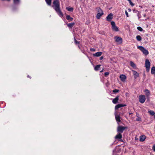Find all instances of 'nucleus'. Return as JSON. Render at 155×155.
<instances>
[{
	"instance_id": "52",
	"label": "nucleus",
	"mask_w": 155,
	"mask_h": 155,
	"mask_svg": "<svg viewBox=\"0 0 155 155\" xmlns=\"http://www.w3.org/2000/svg\"><path fill=\"white\" fill-rule=\"evenodd\" d=\"M114 144V143H113L112 144H111V146H112V145H113Z\"/></svg>"
},
{
	"instance_id": "17",
	"label": "nucleus",
	"mask_w": 155,
	"mask_h": 155,
	"mask_svg": "<svg viewBox=\"0 0 155 155\" xmlns=\"http://www.w3.org/2000/svg\"><path fill=\"white\" fill-rule=\"evenodd\" d=\"M75 24V23L74 22H72L69 24H66L67 25L68 27L70 28H72L73 27V26Z\"/></svg>"
},
{
	"instance_id": "31",
	"label": "nucleus",
	"mask_w": 155,
	"mask_h": 155,
	"mask_svg": "<svg viewBox=\"0 0 155 155\" xmlns=\"http://www.w3.org/2000/svg\"><path fill=\"white\" fill-rule=\"evenodd\" d=\"M138 13H137V15L138 18V19H139L140 18H141V16L140 15V12L139 11H138Z\"/></svg>"
},
{
	"instance_id": "4",
	"label": "nucleus",
	"mask_w": 155,
	"mask_h": 155,
	"mask_svg": "<svg viewBox=\"0 0 155 155\" xmlns=\"http://www.w3.org/2000/svg\"><path fill=\"white\" fill-rule=\"evenodd\" d=\"M150 63L149 60L147 59H146L145 62V66L147 72H148L150 70Z\"/></svg>"
},
{
	"instance_id": "43",
	"label": "nucleus",
	"mask_w": 155,
	"mask_h": 155,
	"mask_svg": "<svg viewBox=\"0 0 155 155\" xmlns=\"http://www.w3.org/2000/svg\"><path fill=\"white\" fill-rule=\"evenodd\" d=\"M27 77L28 78H29L30 79H31V76H30L29 75H28L27 76Z\"/></svg>"
},
{
	"instance_id": "25",
	"label": "nucleus",
	"mask_w": 155,
	"mask_h": 155,
	"mask_svg": "<svg viewBox=\"0 0 155 155\" xmlns=\"http://www.w3.org/2000/svg\"><path fill=\"white\" fill-rule=\"evenodd\" d=\"M47 4L49 6H51V3L52 0H45Z\"/></svg>"
},
{
	"instance_id": "34",
	"label": "nucleus",
	"mask_w": 155,
	"mask_h": 155,
	"mask_svg": "<svg viewBox=\"0 0 155 155\" xmlns=\"http://www.w3.org/2000/svg\"><path fill=\"white\" fill-rule=\"evenodd\" d=\"M119 91V90L118 89H115L113 90V92L114 93H118Z\"/></svg>"
},
{
	"instance_id": "33",
	"label": "nucleus",
	"mask_w": 155,
	"mask_h": 155,
	"mask_svg": "<svg viewBox=\"0 0 155 155\" xmlns=\"http://www.w3.org/2000/svg\"><path fill=\"white\" fill-rule=\"evenodd\" d=\"M137 29L140 31H143V29H142V28L140 27V26H138L137 27Z\"/></svg>"
},
{
	"instance_id": "26",
	"label": "nucleus",
	"mask_w": 155,
	"mask_h": 155,
	"mask_svg": "<svg viewBox=\"0 0 155 155\" xmlns=\"http://www.w3.org/2000/svg\"><path fill=\"white\" fill-rule=\"evenodd\" d=\"M20 2V0H13V3L15 5H18Z\"/></svg>"
},
{
	"instance_id": "49",
	"label": "nucleus",
	"mask_w": 155,
	"mask_h": 155,
	"mask_svg": "<svg viewBox=\"0 0 155 155\" xmlns=\"http://www.w3.org/2000/svg\"><path fill=\"white\" fill-rule=\"evenodd\" d=\"M115 149L114 150H113V152L114 153V152H115Z\"/></svg>"
},
{
	"instance_id": "22",
	"label": "nucleus",
	"mask_w": 155,
	"mask_h": 155,
	"mask_svg": "<svg viewBox=\"0 0 155 155\" xmlns=\"http://www.w3.org/2000/svg\"><path fill=\"white\" fill-rule=\"evenodd\" d=\"M130 65L133 68H136V65L132 61H130Z\"/></svg>"
},
{
	"instance_id": "9",
	"label": "nucleus",
	"mask_w": 155,
	"mask_h": 155,
	"mask_svg": "<svg viewBox=\"0 0 155 155\" xmlns=\"http://www.w3.org/2000/svg\"><path fill=\"white\" fill-rule=\"evenodd\" d=\"M114 38L116 42L120 43L122 42V39L121 37L116 36L114 37Z\"/></svg>"
},
{
	"instance_id": "45",
	"label": "nucleus",
	"mask_w": 155,
	"mask_h": 155,
	"mask_svg": "<svg viewBox=\"0 0 155 155\" xmlns=\"http://www.w3.org/2000/svg\"><path fill=\"white\" fill-rule=\"evenodd\" d=\"M119 140H119V141H121V142H123V140H122L121 139H119Z\"/></svg>"
},
{
	"instance_id": "47",
	"label": "nucleus",
	"mask_w": 155,
	"mask_h": 155,
	"mask_svg": "<svg viewBox=\"0 0 155 155\" xmlns=\"http://www.w3.org/2000/svg\"><path fill=\"white\" fill-rule=\"evenodd\" d=\"M2 1H10V0H2Z\"/></svg>"
},
{
	"instance_id": "44",
	"label": "nucleus",
	"mask_w": 155,
	"mask_h": 155,
	"mask_svg": "<svg viewBox=\"0 0 155 155\" xmlns=\"http://www.w3.org/2000/svg\"><path fill=\"white\" fill-rule=\"evenodd\" d=\"M128 10L129 12H131V9L130 8H129L128 9Z\"/></svg>"
},
{
	"instance_id": "35",
	"label": "nucleus",
	"mask_w": 155,
	"mask_h": 155,
	"mask_svg": "<svg viewBox=\"0 0 155 155\" xmlns=\"http://www.w3.org/2000/svg\"><path fill=\"white\" fill-rule=\"evenodd\" d=\"M109 73L108 72H105L104 73V76L105 77H107V76H108L109 75Z\"/></svg>"
},
{
	"instance_id": "8",
	"label": "nucleus",
	"mask_w": 155,
	"mask_h": 155,
	"mask_svg": "<svg viewBox=\"0 0 155 155\" xmlns=\"http://www.w3.org/2000/svg\"><path fill=\"white\" fill-rule=\"evenodd\" d=\"M113 15L112 13L109 14L106 17V20L107 21H110L112 19Z\"/></svg>"
},
{
	"instance_id": "27",
	"label": "nucleus",
	"mask_w": 155,
	"mask_h": 155,
	"mask_svg": "<svg viewBox=\"0 0 155 155\" xmlns=\"http://www.w3.org/2000/svg\"><path fill=\"white\" fill-rule=\"evenodd\" d=\"M66 9L68 10V11L71 12H72L73 11L74 8H73L72 7H67L66 8Z\"/></svg>"
},
{
	"instance_id": "23",
	"label": "nucleus",
	"mask_w": 155,
	"mask_h": 155,
	"mask_svg": "<svg viewBox=\"0 0 155 155\" xmlns=\"http://www.w3.org/2000/svg\"><path fill=\"white\" fill-rule=\"evenodd\" d=\"M151 73L152 74H154L155 75V67L153 66L151 69Z\"/></svg>"
},
{
	"instance_id": "20",
	"label": "nucleus",
	"mask_w": 155,
	"mask_h": 155,
	"mask_svg": "<svg viewBox=\"0 0 155 155\" xmlns=\"http://www.w3.org/2000/svg\"><path fill=\"white\" fill-rule=\"evenodd\" d=\"M96 9L98 12L97 13H103V10L100 7H97L96 8Z\"/></svg>"
},
{
	"instance_id": "14",
	"label": "nucleus",
	"mask_w": 155,
	"mask_h": 155,
	"mask_svg": "<svg viewBox=\"0 0 155 155\" xmlns=\"http://www.w3.org/2000/svg\"><path fill=\"white\" fill-rule=\"evenodd\" d=\"M119 96H117L115 98H114L112 101V102L114 104H116L117 103L118 101L119 100Z\"/></svg>"
},
{
	"instance_id": "12",
	"label": "nucleus",
	"mask_w": 155,
	"mask_h": 155,
	"mask_svg": "<svg viewBox=\"0 0 155 155\" xmlns=\"http://www.w3.org/2000/svg\"><path fill=\"white\" fill-rule=\"evenodd\" d=\"M133 74L134 76V78L136 79L139 76V74L135 71L132 70Z\"/></svg>"
},
{
	"instance_id": "39",
	"label": "nucleus",
	"mask_w": 155,
	"mask_h": 155,
	"mask_svg": "<svg viewBox=\"0 0 155 155\" xmlns=\"http://www.w3.org/2000/svg\"><path fill=\"white\" fill-rule=\"evenodd\" d=\"M152 148L153 150L155 152V145L153 146Z\"/></svg>"
},
{
	"instance_id": "3",
	"label": "nucleus",
	"mask_w": 155,
	"mask_h": 155,
	"mask_svg": "<svg viewBox=\"0 0 155 155\" xmlns=\"http://www.w3.org/2000/svg\"><path fill=\"white\" fill-rule=\"evenodd\" d=\"M127 128L126 127H123L122 126L119 125L117 127V131L118 133H122L124 130Z\"/></svg>"
},
{
	"instance_id": "5",
	"label": "nucleus",
	"mask_w": 155,
	"mask_h": 155,
	"mask_svg": "<svg viewBox=\"0 0 155 155\" xmlns=\"http://www.w3.org/2000/svg\"><path fill=\"white\" fill-rule=\"evenodd\" d=\"M111 24L112 25V29L113 31H119L118 27L116 25L114 21H111Z\"/></svg>"
},
{
	"instance_id": "24",
	"label": "nucleus",
	"mask_w": 155,
	"mask_h": 155,
	"mask_svg": "<svg viewBox=\"0 0 155 155\" xmlns=\"http://www.w3.org/2000/svg\"><path fill=\"white\" fill-rule=\"evenodd\" d=\"M101 66V65H100V64H98V65H96L94 67V70L96 71H98L99 70Z\"/></svg>"
},
{
	"instance_id": "21",
	"label": "nucleus",
	"mask_w": 155,
	"mask_h": 155,
	"mask_svg": "<svg viewBox=\"0 0 155 155\" xmlns=\"http://www.w3.org/2000/svg\"><path fill=\"white\" fill-rule=\"evenodd\" d=\"M103 13H97L96 15V18L97 19H99L103 15Z\"/></svg>"
},
{
	"instance_id": "11",
	"label": "nucleus",
	"mask_w": 155,
	"mask_h": 155,
	"mask_svg": "<svg viewBox=\"0 0 155 155\" xmlns=\"http://www.w3.org/2000/svg\"><path fill=\"white\" fill-rule=\"evenodd\" d=\"M122 138V136L121 133H118L117 134L115 137L116 139L119 140Z\"/></svg>"
},
{
	"instance_id": "51",
	"label": "nucleus",
	"mask_w": 155,
	"mask_h": 155,
	"mask_svg": "<svg viewBox=\"0 0 155 155\" xmlns=\"http://www.w3.org/2000/svg\"><path fill=\"white\" fill-rule=\"evenodd\" d=\"M143 16L144 17H145L146 16V15L145 14H144Z\"/></svg>"
},
{
	"instance_id": "30",
	"label": "nucleus",
	"mask_w": 155,
	"mask_h": 155,
	"mask_svg": "<svg viewBox=\"0 0 155 155\" xmlns=\"http://www.w3.org/2000/svg\"><path fill=\"white\" fill-rule=\"evenodd\" d=\"M74 42L75 44L76 45L79 44L80 42L77 41V40L76 39L75 37H74Z\"/></svg>"
},
{
	"instance_id": "32",
	"label": "nucleus",
	"mask_w": 155,
	"mask_h": 155,
	"mask_svg": "<svg viewBox=\"0 0 155 155\" xmlns=\"http://www.w3.org/2000/svg\"><path fill=\"white\" fill-rule=\"evenodd\" d=\"M137 116V118H136V120L137 121H140L141 120V118L138 117V116L136 115Z\"/></svg>"
},
{
	"instance_id": "29",
	"label": "nucleus",
	"mask_w": 155,
	"mask_h": 155,
	"mask_svg": "<svg viewBox=\"0 0 155 155\" xmlns=\"http://www.w3.org/2000/svg\"><path fill=\"white\" fill-rule=\"evenodd\" d=\"M136 39L138 41H140L141 40L142 38L140 36L137 35L136 36Z\"/></svg>"
},
{
	"instance_id": "48",
	"label": "nucleus",
	"mask_w": 155,
	"mask_h": 155,
	"mask_svg": "<svg viewBox=\"0 0 155 155\" xmlns=\"http://www.w3.org/2000/svg\"><path fill=\"white\" fill-rule=\"evenodd\" d=\"M132 114V113H131V112H129V114H130H130Z\"/></svg>"
},
{
	"instance_id": "16",
	"label": "nucleus",
	"mask_w": 155,
	"mask_h": 155,
	"mask_svg": "<svg viewBox=\"0 0 155 155\" xmlns=\"http://www.w3.org/2000/svg\"><path fill=\"white\" fill-rule=\"evenodd\" d=\"M66 18L67 20H68V21H72L73 20V18L71 17L70 15H67L66 16Z\"/></svg>"
},
{
	"instance_id": "36",
	"label": "nucleus",
	"mask_w": 155,
	"mask_h": 155,
	"mask_svg": "<svg viewBox=\"0 0 155 155\" xmlns=\"http://www.w3.org/2000/svg\"><path fill=\"white\" fill-rule=\"evenodd\" d=\"M130 4L132 6H133L134 5V4L132 2L131 0L129 1Z\"/></svg>"
},
{
	"instance_id": "38",
	"label": "nucleus",
	"mask_w": 155,
	"mask_h": 155,
	"mask_svg": "<svg viewBox=\"0 0 155 155\" xmlns=\"http://www.w3.org/2000/svg\"><path fill=\"white\" fill-rule=\"evenodd\" d=\"M125 14H126V16H127V17H128L129 16H128V13L127 12V11L126 10L125 11Z\"/></svg>"
},
{
	"instance_id": "18",
	"label": "nucleus",
	"mask_w": 155,
	"mask_h": 155,
	"mask_svg": "<svg viewBox=\"0 0 155 155\" xmlns=\"http://www.w3.org/2000/svg\"><path fill=\"white\" fill-rule=\"evenodd\" d=\"M115 119L118 122H121V120L120 119V116L119 115H117L115 114Z\"/></svg>"
},
{
	"instance_id": "40",
	"label": "nucleus",
	"mask_w": 155,
	"mask_h": 155,
	"mask_svg": "<svg viewBox=\"0 0 155 155\" xmlns=\"http://www.w3.org/2000/svg\"><path fill=\"white\" fill-rule=\"evenodd\" d=\"M133 11L134 13H136V12H138V11L137 10H135V9H133Z\"/></svg>"
},
{
	"instance_id": "10",
	"label": "nucleus",
	"mask_w": 155,
	"mask_h": 155,
	"mask_svg": "<svg viewBox=\"0 0 155 155\" xmlns=\"http://www.w3.org/2000/svg\"><path fill=\"white\" fill-rule=\"evenodd\" d=\"M126 106V104H118L116 105L115 107V110H117L118 108L125 106Z\"/></svg>"
},
{
	"instance_id": "15",
	"label": "nucleus",
	"mask_w": 155,
	"mask_h": 155,
	"mask_svg": "<svg viewBox=\"0 0 155 155\" xmlns=\"http://www.w3.org/2000/svg\"><path fill=\"white\" fill-rule=\"evenodd\" d=\"M102 53H103L101 52H97L95 54H94L93 55L95 57H98L101 56Z\"/></svg>"
},
{
	"instance_id": "28",
	"label": "nucleus",
	"mask_w": 155,
	"mask_h": 155,
	"mask_svg": "<svg viewBox=\"0 0 155 155\" xmlns=\"http://www.w3.org/2000/svg\"><path fill=\"white\" fill-rule=\"evenodd\" d=\"M148 113H149L150 115L152 116H153L155 114V112L154 111L150 110L148 111Z\"/></svg>"
},
{
	"instance_id": "2",
	"label": "nucleus",
	"mask_w": 155,
	"mask_h": 155,
	"mask_svg": "<svg viewBox=\"0 0 155 155\" xmlns=\"http://www.w3.org/2000/svg\"><path fill=\"white\" fill-rule=\"evenodd\" d=\"M137 48L140 50L144 55H147L149 54L148 50L144 48V47L142 46H139L137 47Z\"/></svg>"
},
{
	"instance_id": "1",
	"label": "nucleus",
	"mask_w": 155,
	"mask_h": 155,
	"mask_svg": "<svg viewBox=\"0 0 155 155\" xmlns=\"http://www.w3.org/2000/svg\"><path fill=\"white\" fill-rule=\"evenodd\" d=\"M60 3L58 0H54L52 7L55 11L56 13L61 17H62L63 14L60 8Z\"/></svg>"
},
{
	"instance_id": "19",
	"label": "nucleus",
	"mask_w": 155,
	"mask_h": 155,
	"mask_svg": "<svg viewBox=\"0 0 155 155\" xmlns=\"http://www.w3.org/2000/svg\"><path fill=\"white\" fill-rule=\"evenodd\" d=\"M146 138V136L144 135H142L140 136V141L141 142L143 141Z\"/></svg>"
},
{
	"instance_id": "50",
	"label": "nucleus",
	"mask_w": 155,
	"mask_h": 155,
	"mask_svg": "<svg viewBox=\"0 0 155 155\" xmlns=\"http://www.w3.org/2000/svg\"><path fill=\"white\" fill-rule=\"evenodd\" d=\"M103 71V69L101 71H100V72H102Z\"/></svg>"
},
{
	"instance_id": "41",
	"label": "nucleus",
	"mask_w": 155,
	"mask_h": 155,
	"mask_svg": "<svg viewBox=\"0 0 155 155\" xmlns=\"http://www.w3.org/2000/svg\"><path fill=\"white\" fill-rule=\"evenodd\" d=\"M103 56H101V57H100V60H102V59H103Z\"/></svg>"
},
{
	"instance_id": "37",
	"label": "nucleus",
	"mask_w": 155,
	"mask_h": 155,
	"mask_svg": "<svg viewBox=\"0 0 155 155\" xmlns=\"http://www.w3.org/2000/svg\"><path fill=\"white\" fill-rule=\"evenodd\" d=\"M90 50L92 51H95V50L94 48H90Z\"/></svg>"
},
{
	"instance_id": "13",
	"label": "nucleus",
	"mask_w": 155,
	"mask_h": 155,
	"mask_svg": "<svg viewBox=\"0 0 155 155\" xmlns=\"http://www.w3.org/2000/svg\"><path fill=\"white\" fill-rule=\"evenodd\" d=\"M126 77V76L124 74H121L120 75V77L121 80L122 81H125Z\"/></svg>"
},
{
	"instance_id": "6",
	"label": "nucleus",
	"mask_w": 155,
	"mask_h": 155,
	"mask_svg": "<svg viewBox=\"0 0 155 155\" xmlns=\"http://www.w3.org/2000/svg\"><path fill=\"white\" fill-rule=\"evenodd\" d=\"M146 99L145 96L144 95H140L139 97V101L141 103H143L145 102Z\"/></svg>"
},
{
	"instance_id": "46",
	"label": "nucleus",
	"mask_w": 155,
	"mask_h": 155,
	"mask_svg": "<svg viewBox=\"0 0 155 155\" xmlns=\"http://www.w3.org/2000/svg\"><path fill=\"white\" fill-rule=\"evenodd\" d=\"M78 48L80 49H81V48H80V45H79V44L78 45Z\"/></svg>"
},
{
	"instance_id": "42",
	"label": "nucleus",
	"mask_w": 155,
	"mask_h": 155,
	"mask_svg": "<svg viewBox=\"0 0 155 155\" xmlns=\"http://www.w3.org/2000/svg\"><path fill=\"white\" fill-rule=\"evenodd\" d=\"M89 24V21H86V24L87 25H88Z\"/></svg>"
},
{
	"instance_id": "7",
	"label": "nucleus",
	"mask_w": 155,
	"mask_h": 155,
	"mask_svg": "<svg viewBox=\"0 0 155 155\" xmlns=\"http://www.w3.org/2000/svg\"><path fill=\"white\" fill-rule=\"evenodd\" d=\"M144 92L145 93L146 97L147 98V100H149V96L150 95V91L148 89H145Z\"/></svg>"
}]
</instances>
